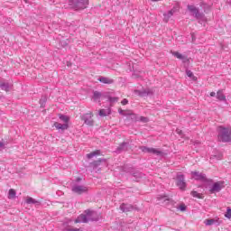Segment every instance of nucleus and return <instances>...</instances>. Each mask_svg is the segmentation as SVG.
<instances>
[{
	"label": "nucleus",
	"instance_id": "obj_25",
	"mask_svg": "<svg viewBox=\"0 0 231 231\" xmlns=\"http://www.w3.org/2000/svg\"><path fill=\"white\" fill-rule=\"evenodd\" d=\"M99 154H100V150H97L95 152L88 153L87 158H88V160H91V158H95V156H99Z\"/></svg>",
	"mask_w": 231,
	"mask_h": 231
},
{
	"label": "nucleus",
	"instance_id": "obj_32",
	"mask_svg": "<svg viewBox=\"0 0 231 231\" xmlns=\"http://www.w3.org/2000/svg\"><path fill=\"white\" fill-rule=\"evenodd\" d=\"M223 159V154L222 153H218L217 155H212L210 160H222Z\"/></svg>",
	"mask_w": 231,
	"mask_h": 231
},
{
	"label": "nucleus",
	"instance_id": "obj_11",
	"mask_svg": "<svg viewBox=\"0 0 231 231\" xmlns=\"http://www.w3.org/2000/svg\"><path fill=\"white\" fill-rule=\"evenodd\" d=\"M118 113L123 116H129L131 120H136V115L134 114L131 110H122V108H119Z\"/></svg>",
	"mask_w": 231,
	"mask_h": 231
},
{
	"label": "nucleus",
	"instance_id": "obj_24",
	"mask_svg": "<svg viewBox=\"0 0 231 231\" xmlns=\"http://www.w3.org/2000/svg\"><path fill=\"white\" fill-rule=\"evenodd\" d=\"M171 54L173 55V57L180 59V60H185V59H187L184 55L178 51H171Z\"/></svg>",
	"mask_w": 231,
	"mask_h": 231
},
{
	"label": "nucleus",
	"instance_id": "obj_23",
	"mask_svg": "<svg viewBox=\"0 0 231 231\" xmlns=\"http://www.w3.org/2000/svg\"><path fill=\"white\" fill-rule=\"evenodd\" d=\"M108 115H111V109H100L99 110V116H107Z\"/></svg>",
	"mask_w": 231,
	"mask_h": 231
},
{
	"label": "nucleus",
	"instance_id": "obj_8",
	"mask_svg": "<svg viewBox=\"0 0 231 231\" xmlns=\"http://www.w3.org/2000/svg\"><path fill=\"white\" fill-rule=\"evenodd\" d=\"M141 151L143 152H148L149 154H155V156H162L163 152L156 148H149L147 146H141Z\"/></svg>",
	"mask_w": 231,
	"mask_h": 231
},
{
	"label": "nucleus",
	"instance_id": "obj_31",
	"mask_svg": "<svg viewBox=\"0 0 231 231\" xmlns=\"http://www.w3.org/2000/svg\"><path fill=\"white\" fill-rule=\"evenodd\" d=\"M47 100L48 98L46 97V96L42 97V98L40 99L41 107H44Z\"/></svg>",
	"mask_w": 231,
	"mask_h": 231
},
{
	"label": "nucleus",
	"instance_id": "obj_34",
	"mask_svg": "<svg viewBox=\"0 0 231 231\" xmlns=\"http://www.w3.org/2000/svg\"><path fill=\"white\" fill-rule=\"evenodd\" d=\"M108 101L110 102V104H115L116 102H118V97H108Z\"/></svg>",
	"mask_w": 231,
	"mask_h": 231
},
{
	"label": "nucleus",
	"instance_id": "obj_42",
	"mask_svg": "<svg viewBox=\"0 0 231 231\" xmlns=\"http://www.w3.org/2000/svg\"><path fill=\"white\" fill-rule=\"evenodd\" d=\"M0 147H5V143L0 142Z\"/></svg>",
	"mask_w": 231,
	"mask_h": 231
},
{
	"label": "nucleus",
	"instance_id": "obj_12",
	"mask_svg": "<svg viewBox=\"0 0 231 231\" xmlns=\"http://www.w3.org/2000/svg\"><path fill=\"white\" fill-rule=\"evenodd\" d=\"M134 93H135V95H138L139 97H151L153 94L152 89H151V88H145L143 90H135Z\"/></svg>",
	"mask_w": 231,
	"mask_h": 231
},
{
	"label": "nucleus",
	"instance_id": "obj_22",
	"mask_svg": "<svg viewBox=\"0 0 231 231\" xmlns=\"http://www.w3.org/2000/svg\"><path fill=\"white\" fill-rule=\"evenodd\" d=\"M101 97H102V93H100L98 91H94L92 99L94 100V102H98V100H100Z\"/></svg>",
	"mask_w": 231,
	"mask_h": 231
},
{
	"label": "nucleus",
	"instance_id": "obj_13",
	"mask_svg": "<svg viewBox=\"0 0 231 231\" xmlns=\"http://www.w3.org/2000/svg\"><path fill=\"white\" fill-rule=\"evenodd\" d=\"M192 178L198 181H205L207 180V175L199 171H191Z\"/></svg>",
	"mask_w": 231,
	"mask_h": 231
},
{
	"label": "nucleus",
	"instance_id": "obj_6",
	"mask_svg": "<svg viewBox=\"0 0 231 231\" xmlns=\"http://www.w3.org/2000/svg\"><path fill=\"white\" fill-rule=\"evenodd\" d=\"M224 187H225V182L223 180L214 182L213 185L209 187V193L216 194L217 192H221Z\"/></svg>",
	"mask_w": 231,
	"mask_h": 231
},
{
	"label": "nucleus",
	"instance_id": "obj_39",
	"mask_svg": "<svg viewBox=\"0 0 231 231\" xmlns=\"http://www.w3.org/2000/svg\"><path fill=\"white\" fill-rule=\"evenodd\" d=\"M176 133H177V134H180V136H181V134H183V132L180 128L176 129Z\"/></svg>",
	"mask_w": 231,
	"mask_h": 231
},
{
	"label": "nucleus",
	"instance_id": "obj_10",
	"mask_svg": "<svg viewBox=\"0 0 231 231\" xmlns=\"http://www.w3.org/2000/svg\"><path fill=\"white\" fill-rule=\"evenodd\" d=\"M71 190L72 192H75V194H86L88 189L87 186L75 184L72 186Z\"/></svg>",
	"mask_w": 231,
	"mask_h": 231
},
{
	"label": "nucleus",
	"instance_id": "obj_21",
	"mask_svg": "<svg viewBox=\"0 0 231 231\" xmlns=\"http://www.w3.org/2000/svg\"><path fill=\"white\" fill-rule=\"evenodd\" d=\"M123 151H127V143H122L116 149V152H123Z\"/></svg>",
	"mask_w": 231,
	"mask_h": 231
},
{
	"label": "nucleus",
	"instance_id": "obj_5",
	"mask_svg": "<svg viewBox=\"0 0 231 231\" xmlns=\"http://www.w3.org/2000/svg\"><path fill=\"white\" fill-rule=\"evenodd\" d=\"M81 120L89 127H93L95 125V120H93V112H88L82 115Z\"/></svg>",
	"mask_w": 231,
	"mask_h": 231
},
{
	"label": "nucleus",
	"instance_id": "obj_18",
	"mask_svg": "<svg viewBox=\"0 0 231 231\" xmlns=\"http://www.w3.org/2000/svg\"><path fill=\"white\" fill-rule=\"evenodd\" d=\"M54 127L58 129V131H66L68 129L69 125L68 124H60L59 122L54 123Z\"/></svg>",
	"mask_w": 231,
	"mask_h": 231
},
{
	"label": "nucleus",
	"instance_id": "obj_9",
	"mask_svg": "<svg viewBox=\"0 0 231 231\" xmlns=\"http://www.w3.org/2000/svg\"><path fill=\"white\" fill-rule=\"evenodd\" d=\"M178 10H180V7L173 6V8H171L170 11L163 13L164 23H169V21H171V17H172V15H174Z\"/></svg>",
	"mask_w": 231,
	"mask_h": 231
},
{
	"label": "nucleus",
	"instance_id": "obj_15",
	"mask_svg": "<svg viewBox=\"0 0 231 231\" xmlns=\"http://www.w3.org/2000/svg\"><path fill=\"white\" fill-rule=\"evenodd\" d=\"M120 210H122V212H131L134 210V207L131 204L123 203L120 205Z\"/></svg>",
	"mask_w": 231,
	"mask_h": 231
},
{
	"label": "nucleus",
	"instance_id": "obj_14",
	"mask_svg": "<svg viewBox=\"0 0 231 231\" xmlns=\"http://www.w3.org/2000/svg\"><path fill=\"white\" fill-rule=\"evenodd\" d=\"M204 225H206V226H212V225L219 226V225H221V221H219V218L206 219L204 221Z\"/></svg>",
	"mask_w": 231,
	"mask_h": 231
},
{
	"label": "nucleus",
	"instance_id": "obj_4",
	"mask_svg": "<svg viewBox=\"0 0 231 231\" xmlns=\"http://www.w3.org/2000/svg\"><path fill=\"white\" fill-rule=\"evenodd\" d=\"M69 5L74 10H85L89 5V0H69Z\"/></svg>",
	"mask_w": 231,
	"mask_h": 231
},
{
	"label": "nucleus",
	"instance_id": "obj_16",
	"mask_svg": "<svg viewBox=\"0 0 231 231\" xmlns=\"http://www.w3.org/2000/svg\"><path fill=\"white\" fill-rule=\"evenodd\" d=\"M97 80L99 82H101V84H113L115 82V80L113 79L107 78V77H104V76H100Z\"/></svg>",
	"mask_w": 231,
	"mask_h": 231
},
{
	"label": "nucleus",
	"instance_id": "obj_40",
	"mask_svg": "<svg viewBox=\"0 0 231 231\" xmlns=\"http://www.w3.org/2000/svg\"><path fill=\"white\" fill-rule=\"evenodd\" d=\"M60 44H61V46H63V48H64V47H66V45L68 44V42H60Z\"/></svg>",
	"mask_w": 231,
	"mask_h": 231
},
{
	"label": "nucleus",
	"instance_id": "obj_41",
	"mask_svg": "<svg viewBox=\"0 0 231 231\" xmlns=\"http://www.w3.org/2000/svg\"><path fill=\"white\" fill-rule=\"evenodd\" d=\"M209 95L210 97H216V92H211Z\"/></svg>",
	"mask_w": 231,
	"mask_h": 231
},
{
	"label": "nucleus",
	"instance_id": "obj_28",
	"mask_svg": "<svg viewBox=\"0 0 231 231\" xmlns=\"http://www.w3.org/2000/svg\"><path fill=\"white\" fill-rule=\"evenodd\" d=\"M59 118L61 120V122H64V124H68L69 122V117L67 116L60 115Z\"/></svg>",
	"mask_w": 231,
	"mask_h": 231
},
{
	"label": "nucleus",
	"instance_id": "obj_26",
	"mask_svg": "<svg viewBox=\"0 0 231 231\" xmlns=\"http://www.w3.org/2000/svg\"><path fill=\"white\" fill-rule=\"evenodd\" d=\"M15 196H17V192H15V189H11L8 192V199H15Z\"/></svg>",
	"mask_w": 231,
	"mask_h": 231
},
{
	"label": "nucleus",
	"instance_id": "obj_20",
	"mask_svg": "<svg viewBox=\"0 0 231 231\" xmlns=\"http://www.w3.org/2000/svg\"><path fill=\"white\" fill-rule=\"evenodd\" d=\"M217 100H220V102H226V97L223 93V90H218L217 91Z\"/></svg>",
	"mask_w": 231,
	"mask_h": 231
},
{
	"label": "nucleus",
	"instance_id": "obj_1",
	"mask_svg": "<svg viewBox=\"0 0 231 231\" xmlns=\"http://www.w3.org/2000/svg\"><path fill=\"white\" fill-rule=\"evenodd\" d=\"M100 219V214L95 210H85V212L79 215L76 219L75 223H89V221H98Z\"/></svg>",
	"mask_w": 231,
	"mask_h": 231
},
{
	"label": "nucleus",
	"instance_id": "obj_35",
	"mask_svg": "<svg viewBox=\"0 0 231 231\" xmlns=\"http://www.w3.org/2000/svg\"><path fill=\"white\" fill-rule=\"evenodd\" d=\"M200 6H201L202 8H204V12H207V10H210V5H208L205 4V3H202V4L200 5Z\"/></svg>",
	"mask_w": 231,
	"mask_h": 231
},
{
	"label": "nucleus",
	"instance_id": "obj_17",
	"mask_svg": "<svg viewBox=\"0 0 231 231\" xmlns=\"http://www.w3.org/2000/svg\"><path fill=\"white\" fill-rule=\"evenodd\" d=\"M25 203H27V205H37V206L41 205V201H39L32 197H27L25 199Z\"/></svg>",
	"mask_w": 231,
	"mask_h": 231
},
{
	"label": "nucleus",
	"instance_id": "obj_43",
	"mask_svg": "<svg viewBox=\"0 0 231 231\" xmlns=\"http://www.w3.org/2000/svg\"><path fill=\"white\" fill-rule=\"evenodd\" d=\"M77 181H80V179H78Z\"/></svg>",
	"mask_w": 231,
	"mask_h": 231
},
{
	"label": "nucleus",
	"instance_id": "obj_27",
	"mask_svg": "<svg viewBox=\"0 0 231 231\" xmlns=\"http://www.w3.org/2000/svg\"><path fill=\"white\" fill-rule=\"evenodd\" d=\"M63 226H65V228L63 229L65 231H80V229L77 228V227H75V228L68 227V222L63 223Z\"/></svg>",
	"mask_w": 231,
	"mask_h": 231
},
{
	"label": "nucleus",
	"instance_id": "obj_30",
	"mask_svg": "<svg viewBox=\"0 0 231 231\" xmlns=\"http://www.w3.org/2000/svg\"><path fill=\"white\" fill-rule=\"evenodd\" d=\"M186 75L189 79H192V80H197L196 76H194V73H192L190 70H186Z\"/></svg>",
	"mask_w": 231,
	"mask_h": 231
},
{
	"label": "nucleus",
	"instance_id": "obj_2",
	"mask_svg": "<svg viewBox=\"0 0 231 231\" xmlns=\"http://www.w3.org/2000/svg\"><path fill=\"white\" fill-rule=\"evenodd\" d=\"M188 10L189 12H190L193 17H196V19H198L200 24H204L205 26V23H207V18L205 17V14L199 13V9H198L194 5H188Z\"/></svg>",
	"mask_w": 231,
	"mask_h": 231
},
{
	"label": "nucleus",
	"instance_id": "obj_38",
	"mask_svg": "<svg viewBox=\"0 0 231 231\" xmlns=\"http://www.w3.org/2000/svg\"><path fill=\"white\" fill-rule=\"evenodd\" d=\"M121 104H122V106H127V105L129 104V100H127L126 98H125V99H123V100L121 101Z\"/></svg>",
	"mask_w": 231,
	"mask_h": 231
},
{
	"label": "nucleus",
	"instance_id": "obj_7",
	"mask_svg": "<svg viewBox=\"0 0 231 231\" xmlns=\"http://www.w3.org/2000/svg\"><path fill=\"white\" fill-rule=\"evenodd\" d=\"M176 185L180 190H185L187 189V182L185 181L184 174H177Z\"/></svg>",
	"mask_w": 231,
	"mask_h": 231
},
{
	"label": "nucleus",
	"instance_id": "obj_37",
	"mask_svg": "<svg viewBox=\"0 0 231 231\" xmlns=\"http://www.w3.org/2000/svg\"><path fill=\"white\" fill-rule=\"evenodd\" d=\"M140 122H143V124H147V122H149V118L145 117V116H141L139 118Z\"/></svg>",
	"mask_w": 231,
	"mask_h": 231
},
{
	"label": "nucleus",
	"instance_id": "obj_3",
	"mask_svg": "<svg viewBox=\"0 0 231 231\" xmlns=\"http://www.w3.org/2000/svg\"><path fill=\"white\" fill-rule=\"evenodd\" d=\"M218 140L220 142H231V128L218 127Z\"/></svg>",
	"mask_w": 231,
	"mask_h": 231
},
{
	"label": "nucleus",
	"instance_id": "obj_36",
	"mask_svg": "<svg viewBox=\"0 0 231 231\" xmlns=\"http://www.w3.org/2000/svg\"><path fill=\"white\" fill-rule=\"evenodd\" d=\"M179 210H180L181 212H185V210H187V206H185V204H181L180 206H179Z\"/></svg>",
	"mask_w": 231,
	"mask_h": 231
},
{
	"label": "nucleus",
	"instance_id": "obj_33",
	"mask_svg": "<svg viewBox=\"0 0 231 231\" xmlns=\"http://www.w3.org/2000/svg\"><path fill=\"white\" fill-rule=\"evenodd\" d=\"M225 217H227V219H231V208H227V210L225 214Z\"/></svg>",
	"mask_w": 231,
	"mask_h": 231
},
{
	"label": "nucleus",
	"instance_id": "obj_29",
	"mask_svg": "<svg viewBox=\"0 0 231 231\" xmlns=\"http://www.w3.org/2000/svg\"><path fill=\"white\" fill-rule=\"evenodd\" d=\"M191 196L193 198H198L199 199H203V195H201L200 193H198V191H191Z\"/></svg>",
	"mask_w": 231,
	"mask_h": 231
},
{
	"label": "nucleus",
	"instance_id": "obj_19",
	"mask_svg": "<svg viewBox=\"0 0 231 231\" xmlns=\"http://www.w3.org/2000/svg\"><path fill=\"white\" fill-rule=\"evenodd\" d=\"M10 83L8 82H5V81H0V88L3 90V91H10Z\"/></svg>",
	"mask_w": 231,
	"mask_h": 231
}]
</instances>
